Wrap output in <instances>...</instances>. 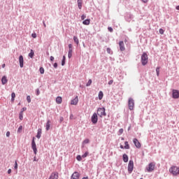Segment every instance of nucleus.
Masks as SVG:
<instances>
[{
	"label": "nucleus",
	"instance_id": "aec40b11",
	"mask_svg": "<svg viewBox=\"0 0 179 179\" xmlns=\"http://www.w3.org/2000/svg\"><path fill=\"white\" fill-rule=\"evenodd\" d=\"M123 162H124V163H127L128 162V155H127V154L123 155Z\"/></svg>",
	"mask_w": 179,
	"mask_h": 179
},
{
	"label": "nucleus",
	"instance_id": "2f4dec72",
	"mask_svg": "<svg viewBox=\"0 0 179 179\" xmlns=\"http://www.w3.org/2000/svg\"><path fill=\"white\" fill-rule=\"evenodd\" d=\"M89 156V152H86L85 154L82 155V157L85 159V157H87Z\"/></svg>",
	"mask_w": 179,
	"mask_h": 179
},
{
	"label": "nucleus",
	"instance_id": "f8f14e48",
	"mask_svg": "<svg viewBox=\"0 0 179 179\" xmlns=\"http://www.w3.org/2000/svg\"><path fill=\"white\" fill-rule=\"evenodd\" d=\"M78 102L79 99L78 98V96H76L75 99L71 100V106H76V104H78Z\"/></svg>",
	"mask_w": 179,
	"mask_h": 179
},
{
	"label": "nucleus",
	"instance_id": "6e6552de",
	"mask_svg": "<svg viewBox=\"0 0 179 179\" xmlns=\"http://www.w3.org/2000/svg\"><path fill=\"white\" fill-rule=\"evenodd\" d=\"M80 177V173H79V172H74L71 176V179H79Z\"/></svg>",
	"mask_w": 179,
	"mask_h": 179
},
{
	"label": "nucleus",
	"instance_id": "cd10ccee",
	"mask_svg": "<svg viewBox=\"0 0 179 179\" xmlns=\"http://www.w3.org/2000/svg\"><path fill=\"white\" fill-rule=\"evenodd\" d=\"M73 40L77 45L79 44V39L76 36H73Z\"/></svg>",
	"mask_w": 179,
	"mask_h": 179
},
{
	"label": "nucleus",
	"instance_id": "5fc2aeb1",
	"mask_svg": "<svg viewBox=\"0 0 179 179\" xmlns=\"http://www.w3.org/2000/svg\"><path fill=\"white\" fill-rule=\"evenodd\" d=\"M26 110H27V108H22V109L21 111H22V113H23V111H26Z\"/></svg>",
	"mask_w": 179,
	"mask_h": 179
},
{
	"label": "nucleus",
	"instance_id": "f704fd0d",
	"mask_svg": "<svg viewBox=\"0 0 179 179\" xmlns=\"http://www.w3.org/2000/svg\"><path fill=\"white\" fill-rule=\"evenodd\" d=\"M22 129H23V127L22 126H20L18 129H17V132H19V133L22 132Z\"/></svg>",
	"mask_w": 179,
	"mask_h": 179
},
{
	"label": "nucleus",
	"instance_id": "393cba45",
	"mask_svg": "<svg viewBox=\"0 0 179 179\" xmlns=\"http://www.w3.org/2000/svg\"><path fill=\"white\" fill-rule=\"evenodd\" d=\"M66 59V57L65 56H63V59L62 61V66H64V65H65V61Z\"/></svg>",
	"mask_w": 179,
	"mask_h": 179
},
{
	"label": "nucleus",
	"instance_id": "b1692460",
	"mask_svg": "<svg viewBox=\"0 0 179 179\" xmlns=\"http://www.w3.org/2000/svg\"><path fill=\"white\" fill-rule=\"evenodd\" d=\"M103 92L100 91L99 92V100H101L103 99Z\"/></svg>",
	"mask_w": 179,
	"mask_h": 179
},
{
	"label": "nucleus",
	"instance_id": "a211bd4d",
	"mask_svg": "<svg viewBox=\"0 0 179 179\" xmlns=\"http://www.w3.org/2000/svg\"><path fill=\"white\" fill-rule=\"evenodd\" d=\"M31 148H32L34 155H37V145L36 144L33 145H31Z\"/></svg>",
	"mask_w": 179,
	"mask_h": 179
},
{
	"label": "nucleus",
	"instance_id": "09e8293b",
	"mask_svg": "<svg viewBox=\"0 0 179 179\" xmlns=\"http://www.w3.org/2000/svg\"><path fill=\"white\" fill-rule=\"evenodd\" d=\"M69 50H72V44L69 45Z\"/></svg>",
	"mask_w": 179,
	"mask_h": 179
},
{
	"label": "nucleus",
	"instance_id": "0eeeda50",
	"mask_svg": "<svg viewBox=\"0 0 179 179\" xmlns=\"http://www.w3.org/2000/svg\"><path fill=\"white\" fill-rule=\"evenodd\" d=\"M91 121L92 124H97V121H99V119L97 117V113H94L91 117Z\"/></svg>",
	"mask_w": 179,
	"mask_h": 179
},
{
	"label": "nucleus",
	"instance_id": "e433bc0d",
	"mask_svg": "<svg viewBox=\"0 0 179 179\" xmlns=\"http://www.w3.org/2000/svg\"><path fill=\"white\" fill-rule=\"evenodd\" d=\"M90 85H92V80H88V82L86 84V86L89 87V86H90Z\"/></svg>",
	"mask_w": 179,
	"mask_h": 179
},
{
	"label": "nucleus",
	"instance_id": "ea45409f",
	"mask_svg": "<svg viewBox=\"0 0 179 179\" xmlns=\"http://www.w3.org/2000/svg\"><path fill=\"white\" fill-rule=\"evenodd\" d=\"M159 33L161 34H164V30H163V29H159Z\"/></svg>",
	"mask_w": 179,
	"mask_h": 179
},
{
	"label": "nucleus",
	"instance_id": "2eb2a0df",
	"mask_svg": "<svg viewBox=\"0 0 179 179\" xmlns=\"http://www.w3.org/2000/svg\"><path fill=\"white\" fill-rule=\"evenodd\" d=\"M1 83L2 85H6L8 83V78H6V76H3L1 78Z\"/></svg>",
	"mask_w": 179,
	"mask_h": 179
},
{
	"label": "nucleus",
	"instance_id": "680f3d73",
	"mask_svg": "<svg viewBox=\"0 0 179 179\" xmlns=\"http://www.w3.org/2000/svg\"><path fill=\"white\" fill-rule=\"evenodd\" d=\"M83 179H89V178L84 177V178H83Z\"/></svg>",
	"mask_w": 179,
	"mask_h": 179
},
{
	"label": "nucleus",
	"instance_id": "6ab92c4d",
	"mask_svg": "<svg viewBox=\"0 0 179 179\" xmlns=\"http://www.w3.org/2000/svg\"><path fill=\"white\" fill-rule=\"evenodd\" d=\"M83 24H85V26H89V24H90V19H87L85 20H84L83 22Z\"/></svg>",
	"mask_w": 179,
	"mask_h": 179
},
{
	"label": "nucleus",
	"instance_id": "0e129e2a",
	"mask_svg": "<svg viewBox=\"0 0 179 179\" xmlns=\"http://www.w3.org/2000/svg\"><path fill=\"white\" fill-rule=\"evenodd\" d=\"M44 26H45V24H44Z\"/></svg>",
	"mask_w": 179,
	"mask_h": 179
},
{
	"label": "nucleus",
	"instance_id": "6e6d98bb",
	"mask_svg": "<svg viewBox=\"0 0 179 179\" xmlns=\"http://www.w3.org/2000/svg\"><path fill=\"white\" fill-rule=\"evenodd\" d=\"M50 61L51 62L54 61V57H52V56L50 57Z\"/></svg>",
	"mask_w": 179,
	"mask_h": 179
},
{
	"label": "nucleus",
	"instance_id": "7ed1b4c3",
	"mask_svg": "<svg viewBox=\"0 0 179 179\" xmlns=\"http://www.w3.org/2000/svg\"><path fill=\"white\" fill-rule=\"evenodd\" d=\"M149 60V57H148V54L146 52H143L141 55V64L145 66L148 64V61Z\"/></svg>",
	"mask_w": 179,
	"mask_h": 179
},
{
	"label": "nucleus",
	"instance_id": "58836bf2",
	"mask_svg": "<svg viewBox=\"0 0 179 179\" xmlns=\"http://www.w3.org/2000/svg\"><path fill=\"white\" fill-rule=\"evenodd\" d=\"M14 169H15V170H17V162H16V161H15V162Z\"/></svg>",
	"mask_w": 179,
	"mask_h": 179
},
{
	"label": "nucleus",
	"instance_id": "f03ea898",
	"mask_svg": "<svg viewBox=\"0 0 179 179\" xmlns=\"http://www.w3.org/2000/svg\"><path fill=\"white\" fill-rule=\"evenodd\" d=\"M155 169H156V164L155 162H151L145 168V170L148 173H152V171H155Z\"/></svg>",
	"mask_w": 179,
	"mask_h": 179
},
{
	"label": "nucleus",
	"instance_id": "de8ad7c7",
	"mask_svg": "<svg viewBox=\"0 0 179 179\" xmlns=\"http://www.w3.org/2000/svg\"><path fill=\"white\" fill-rule=\"evenodd\" d=\"M40 95V90L37 89L36 90V96Z\"/></svg>",
	"mask_w": 179,
	"mask_h": 179
},
{
	"label": "nucleus",
	"instance_id": "7c9ffc66",
	"mask_svg": "<svg viewBox=\"0 0 179 179\" xmlns=\"http://www.w3.org/2000/svg\"><path fill=\"white\" fill-rule=\"evenodd\" d=\"M72 51H73V50H69L68 57H69V59L72 58Z\"/></svg>",
	"mask_w": 179,
	"mask_h": 179
},
{
	"label": "nucleus",
	"instance_id": "8fccbe9b",
	"mask_svg": "<svg viewBox=\"0 0 179 179\" xmlns=\"http://www.w3.org/2000/svg\"><path fill=\"white\" fill-rule=\"evenodd\" d=\"M53 66H54V68H58V64L55 63Z\"/></svg>",
	"mask_w": 179,
	"mask_h": 179
},
{
	"label": "nucleus",
	"instance_id": "473e14b6",
	"mask_svg": "<svg viewBox=\"0 0 179 179\" xmlns=\"http://www.w3.org/2000/svg\"><path fill=\"white\" fill-rule=\"evenodd\" d=\"M27 100L28 103H31V98L30 97V96H27Z\"/></svg>",
	"mask_w": 179,
	"mask_h": 179
},
{
	"label": "nucleus",
	"instance_id": "423d86ee",
	"mask_svg": "<svg viewBox=\"0 0 179 179\" xmlns=\"http://www.w3.org/2000/svg\"><path fill=\"white\" fill-rule=\"evenodd\" d=\"M128 171L129 173H132V171H134V161H132V160H130L129 162Z\"/></svg>",
	"mask_w": 179,
	"mask_h": 179
},
{
	"label": "nucleus",
	"instance_id": "a18cd8bd",
	"mask_svg": "<svg viewBox=\"0 0 179 179\" xmlns=\"http://www.w3.org/2000/svg\"><path fill=\"white\" fill-rule=\"evenodd\" d=\"M6 136H7L8 138H9V137L10 136V131H7V132H6Z\"/></svg>",
	"mask_w": 179,
	"mask_h": 179
},
{
	"label": "nucleus",
	"instance_id": "bb28decb",
	"mask_svg": "<svg viewBox=\"0 0 179 179\" xmlns=\"http://www.w3.org/2000/svg\"><path fill=\"white\" fill-rule=\"evenodd\" d=\"M90 142V140H89V138H86L85 140L83 141V144L87 145V143H89Z\"/></svg>",
	"mask_w": 179,
	"mask_h": 179
},
{
	"label": "nucleus",
	"instance_id": "c9c22d12",
	"mask_svg": "<svg viewBox=\"0 0 179 179\" xmlns=\"http://www.w3.org/2000/svg\"><path fill=\"white\" fill-rule=\"evenodd\" d=\"M76 159H77V160H78V162H81V160H82V156L78 155L77 157H76Z\"/></svg>",
	"mask_w": 179,
	"mask_h": 179
},
{
	"label": "nucleus",
	"instance_id": "72a5a7b5",
	"mask_svg": "<svg viewBox=\"0 0 179 179\" xmlns=\"http://www.w3.org/2000/svg\"><path fill=\"white\" fill-rule=\"evenodd\" d=\"M39 71H40V73H41V75H43L44 73V68L41 67Z\"/></svg>",
	"mask_w": 179,
	"mask_h": 179
},
{
	"label": "nucleus",
	"instance_id": "39448f33",
	"mask_svg": "<svg viewBox=\"0 0 179 179\" xmlns=\"http://www.w3.org/2000/svg\"><path fill=\"white\" fill-rule=\"evenodd\" d=\"M128 105H129V110H134V106H135V103L134 102V99L132 98L129 99L128 101Z\"/></svg>",
	"mask_w": 179,
	"mask_h": 179
},
{
	"label": "nucleus",
	"instance_id": "e2e57ef3",
	"mask_svg": "<svg viewBox=\"0 0 179 179\" xmlns=\"http://www.w3.org/2000/svg\"><path fill=\"white\" fill-rule=\"evenodd\" d=\"M122 140L124 141V138H122Z\"/></svg>",
	"mask_w": 179,
	"mask_h": 179
},
{
	"label": "nucleus",
	"instance_id": "412c9836",
	"mask_svg": "<svg viewBox=\"0 0 179 179\" xmlns=\"http://www.w3.org/2000/svg\"><path fill=\"white\" fill-rule=\"evenodd\" d=\"M36 138H38V139H40V138H41V129H39L38 130Z\"/></svg>",
	"mask_w": 179,
	"mask_h": 179
},
{
	"label": "nucleus",
	"instance_id": "a19ab883",
	"mask_svg": "<svg viewBox=\"0 0 179 179\" xmlns=\"http://www.w3.org/2000/svg\"><path fill=\"white\" fill-rule=\"evenodd\" d=\"M31 37H33V38H36L37 37V34L36 33L32 34Z\"/></svg>",
	"mask_w": 179,
	"mask_h": 179
},
{
	"label": "nucleus",
	"instance_id": "4c0bfd02",
	"mask_svg": "<svg viewBox=\"0 0 179 179\" xmlns=\"http://www.w3.org/2000/svg\"><path fill=\"white\" fill-rule=\"evenodd\" d=\"M106 51H107L108 54H111L112 53L111 49L110 48H108L106 49Z\"/></svg>",
	"mask_w": 179,
	"mask_h": 179
},
{
	"label": "nucleus",
	"instance_id": "c756f323",
	"mask_svg": "<svg viewBox=\"0 0 179 179\" xmlns=\"http://www.w3.org/2000/svg\"><path fill=\"white\" fill-rule=\"evenodd\" d=\"M19 118H20V121H22V120H23V111H21L20 113Z\"/></svg>",
	"mask_w": 179,
	"mask_h": 179
},
{
	"label": "nucleus",
	"instance_id": "c85d7f7f",
	"mask_svg": "<svg viewBox=\"0 0 179 179\" xmlns=\"http://www.w3.org/2000/svg\"><path fill=\"white\" fill-rule=\"evenodd\" d=\"M156 72H157V76H159V75H160V67H157Z\"/></svg>",
	"mask_w": 179,
	"mask_h": 179
},
{
	"label": "nucleus",
	"instance_id": "9d476101",
	"mask_svg": "<svg viewBox=\"0 0 179 179\" xmlns=\"http://www.w3.org/2000/svg\"><path fill=\"white\" fill-rule=\"evenodd\" d=\"M133 142L136 148H137L138 149H141V143L139 142V141H138L137 138H134Z\"/></svg>",
	"mask_w": 179,
	"mask_h": 179
},
{
	"label": "nucleus",
	"instance_id": "4be33fe9",
	"mask_svg": "<svg viewBox=\"0 0 179 179\" xmlns=\"http://www.w3.org/2000/svg\"><path fill=\"white\" fill-rule=\"evenodd\" d=\"M78 6L79 9H82V0H78Z\"/></svg>",
	"mask_w": 179,
	"mask_h": 179
},
{
	"label": "nucleus",
	"instance_id": "f3484780",
	"mask_svg": "<svg viewBox=\"0 0 179 179\" xmlns=\"http://www.w3.org/2000/svg\"><path fill=\"white\" fill-rule=\"evenodd\" d=\"M56 103H57V104H61V103H62V97H61V96H57V97L56 98Z\"/></svg>",
	"mask_w": 179,
	"mask_h": 179
},
{
	"label": "nucleus",
	"instance_id": "052dcab7",
	"mask_svg": "<svg viewBox=\"0 0 179 179\" xmlns=\"http://www.w3.org/2000/svg\"><path fill=\"white\" fill-rule=\"evenodd\" d=\"M6 65L5 64H2V68H5Z\"/></svg>",
	"mask_w": 179,
	"mask_h": 179
},
{
	"label": "nucleus",
	"instance_id": "a878e982",
	"mask_svg": "<svg viewBox=\"0 0 179 179\" xmlns=\"http://www.w3.org/2000/svg\"><path fill=\"white\" fill-rule=\"evenodd\" d=\"M11 100H12V101H15V97H16V94H15V92H13L12 94H11Z\"/></svg>",
	"mask_w": 179,
	"mask_h": 179
},
{
	"label": "nucleus",
	"instance_id": "4468645a",
	"mask_svg": "<svg viewBox=\"0 0 179 179\" xmlns=\"http://www.w3.org/2000/svg\"><path fill=\"white\" fill-rule=\"evenodd\" d=\"M124 145H120V149H129V144L128 143V141L124 142Z\"/></svg>",
	"mask_w": 179,
	"mask_h": 179
},
{
	"label": "nucleus",
	"instance_id": "1a4fd4ad",
	"mask_svg": "<svg viewBox=\"0 0 179 179\" xmlns=\"http://www.w3.org/2000/svg\"><path fill=\"white\" fill-rule=\"evenodd\" d=\"M172 96L173 99H179V91L177 90H173Z\"/></svg>",
	"mask_w": 179,
	"mask_h": 179
},
{
	"label": "nucleus",
	"instance_id": "20e7f679",
	"mask_svg": "<svg viewBox=\"0 0 179 179\" xmlns=\"http://www.w3.org/2000/svg\"><path fill=\"white\" fill-rule=\"evenodd\" d=\"M97 115L102 118V117H106L107 114L106 113V108H99L97 110Z\"/></svg>",
	"mask_w": 179,
	"mask_h": 179
},
{
	"label": "nucleus",
	"instance_id": "c03bdc74",
	"mask_svg": "<svg viewBox=\"0 0 179 179\" xmlns=\"http://www.w3.org/2000/svg\"><path fill=\"white\" fill-rule=\"evenodd\" d=\"M123 133H124V129H120L119 130V134H123Z\"/></svg>",
	"mask_w": 179,
	"mask_h": 179
},
{
	"label": "nucleus",
	"instance_id": "603ef678",
	"mask_svg": "<svg viewBox=\"0 0 179 179\" xmlns=\"http://www.w3.org/2000/svg\"><path fill=\"white\" fill-rule=\"evenodd\" d=\"M142 1V2H143L144 3H148V1H149V0H141Z\"/></svg>",
	"mask_w": 179,
	"mask_h": 179
},
{
	"label": "nucleus",
	"instance_id": "ddd939ff",
	"mask_svg": "<svg viewBox=\"0 0 179 179\" xmlns=\"http://www.w3.org/2000/svg\"><path fill=\"white\" fill-rule=\"evenodd\" d=\"M19 62H20V68H23L24 60L23 59V56L22 55H20L19 57Z\"/></svg>",
	"mask_w": 179,
	"mask_h": 179
},
{
	"label": "nucleus",
	"instance_id": "4d7b16f0",
	"mask_svg": "<svg viewBox=\"0 0 179 179\" xmlns=\"http://www.w3.org/2000/svg\"><path fill=\"white\" fill-rule=\"evenodd\" d=\"M64 121V117H62L61 119H60V122H62Z\"/></svg>",
	"mask_w": 179,
	"mask_h": 179
},
{
	"label": "nucleus",
	"instance_id": "79ce46f5",
	"mask_svg": "<svg viewBox=\"0 0 179 179\" xmlns=\"http://www.w3.org/2000/svg\"><path fill=\"white\" fill-rule=\"evenodd\" d=\"M34 139H35V138L33 137L32 142H31V145H36V141H34Z\"/></svg>",
	"mask_w": 179,
	"mask_h": 179
},
{
	"label": "nucleus",
	"instance_id": "3c124183",
	"mask_svg": "<svg viewBox=\"0 0 179 179\" xmlns=\"http://www.w3.org/2000/svg\"><path fill=\"white\" fill-rule=\"evenodd\" d=\"M114 80H110L109 82H108V85H111L112 83H113Z\"/></svg>",
	"mask_w": 179,
	"mask_h": 179
},
{
	"label": "nucleus",
	"instance_id": "37998d69",
	"mask_svg": "<svg viewBox=\"0 0 179 179\" xmlns=\"http://www.w3.org/2000/svg\"><path fill=\"white\" fill-rule=\"evenodd\" d=\"M108 30L109 31H110V33H113V29L111 28V27H109L108 28Z\"/></svg>",
	"mask_w": 179,
	"mask_h": 179
},
{
	"label": "nucleus",
	"instance_id": "bf43d9fd",
	"mask_svg": "<svg viewBox=\"0 0 179 179\" xmlns=\"http://www.w3.org/2000/svg\"><path fill=\"white\" fill-rule=\"evenodd\" d=\"M177 10H179V6H176Z\"/></svg>",
	"mask_w": 179,
	"mask_h": 179
},
{
	"label": "nucleus",
	"instance_id": "864d4df0",
	"mask_svg": "<svg viewBox=\"0 0 179 179\" xmlns=\"http://www.w3.org/2000/svg\"><path fill=\"white\" fill-rule=\"evenodd\" d=\"M10 173H12V169H8V174H10Z\"/></svg>",
	"mask_w": 179,
	"mask_h": 179
},
{
	"label": "nucleus",
	"instance_id": "dca6fc26",
	"mask_svg": "<svg viewBox=\"0 0 179 179\" xmlns=\"http://www.w3.org/2000/svg\"><path fill=\"white\" fill-rule=\"evenodd\" d=\"M50 127H51V121L48 120L46 122V131H50Z\"/></svg>",
	"mask_w": 179,
	"mask_h": 179
},
{
	"label": "nucleus",
	"instance_id": "13d9d810",
	"mask_svg": "<svg viewBox=\"0 0 179 179\" xmlns=\"http://www.w3.org/2000/svg\"><path fill=\"white\" fill-rule=\"evenodd\" d=\"M36 159H37V157H34V162H36Z\"/></svg>",
	"mask_w": 179,
	"mask_h": 179
},
{
	"label": "nucleus",
	"instance_id": "5701e85b",
	"mask_svg": "<svg viewBox=\"0 0 179 179\" xmlns=\"http://www.w3.org/2000/svg\"><path fill=\"white\" fill-rule=\"evenodd\" d=\"M29 57H30V58H33L34 57V51H33V50H31Z\"/></svg>",
	"mask_w": 179,
	"mask_h": 179
},
{
	"label": "nucleus",
	"instance_id": "9b49d317",
	"mask_svg": "<svg viewBox=\"0 0 179 179\" xmlns=\"http://www.w3.org/2000/svg\"><path fill=\"white\" fill-rule=\"evenodd\" d=\"M119 46L120 51H125V44H124V41H120Z\"/></svg>",
	"mask_w": 179,
	"mask_h": 179
},
{
	"label": "nucleus",
	"instance_id": "f257e3e1",
	"mask_svg": "<svg viewBox=\"0 0 179 179\" xmlns=\"http://www.w3.org/2000/svg\"><path fill=\"white\" fill-rule=\"evenodd\" d=\"M169 173L172 174V176H178L179 174V167L173 166L169 169Z\"/></svg>",
	"mask_w": 179,
	"mask_h": 179
},
{
	"label": "nucleus",
	"instance_id": "49530a36",
	"mask_svg": "<svg viewBox=\"0 0 179 179\" xmlns=\"http://www.w3.org/2000/svg\"><path fill=\"white\" fill-rule=\"evenodd\" d=\"M81 19H82V20H85V19H86V15H83L81 16Z\"/></svg>",
	"mask_w": 179,
	"mask_h": 179
}]
</instances>
